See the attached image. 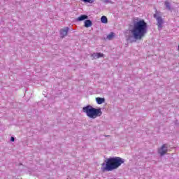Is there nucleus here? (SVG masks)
Here are the masks:
<instances>
[{"instance_id": "obj_1", "label": "nucleus", "mask_w": 179, "mask_h": 179, "mask_svg": "<svg viewBox=\"0 0 179 179\" xmlns=\"http://www.w3.org/2000/svg\"><path fill=\"white\" fill-rule=\"evenodd\" d=\"M130 33L135 40H142L143 36L148 33V23L145 22V20H141L134 22Z\"/></svg>"}, {"instance_id": "obj_2", "label": "nucleus", "mask_w": 179, "mask_h": 179, "mask_svg": "<svg viewBox=\"0 0 179 179\" xmlns=\"http://www.w3.org/2000/svg\"><path fill=\"white\" fill-rule=\"evenodd\" d=\"M124 159L120 157H111L106 159V164H101V171L106 173V171H113V170H117L121 164H124Z\"/></svg>"}, {"instance_id": "obj_3", "label": "nucleus", "mask_w": 179, "mask_h": 179, "mask_svg": "<svg viewBox=\"0 0 179 179\" xmlns=\"http://www.w3.org/2000/svg\"><path fill=\"white\" fill-rule=\"evenodd\" d=\"M83 112L89 117V118H97V117H101L103 112L101 108H94L92 106L89 105L83 108Z\"/></svg>"}, {"instance_id": "obj_4", "label": "nucleus", "mask_w": 179, "mask_h": 179, "mask_svg": "<svg viewBox=\"0 0 179 179\" xmlns=\"http://www.w3.org/2000/svg\"><path fill=\"white\" fill-rule=\"evenodd\" d=\"M68 31H69V27H66L64 29H62L60 30V36L62 38H64V37H66V36H68Z\"/></svg>"}, {"instance_id": "obj_5", "label": "nucleus", "mask_w": 179, "mask_h": 179, "mask_svg": "<svg viewBox=\"0 0 179 179\" xmlns=\"http://www.w3.org/2000/svg\"><path fill=\"white\" fill-rule=\"evenodd\" d=\"M158 152L161 156L166 155V153H167V145L164 144Z\"/></svg>"}, {"instance_id": "obj_6", "label": "nucleus", "mask_w": 179, "mask_h": 179, "mask_svg": "<svg viewBox=\"0 0 179 179\" xmlns=\"http://www.w3.org/2000/svg\"><path fill=\"white\" fill-rule=\"evenodd\" d=\"M157 26L159 27V29H162V27H163V19H162V17H157Z\"/></svg>"}, {"instance_id": "obj_7", "label": "nucleus", "mask_w": 179, "mask_h": 179, "mask_svg": "<svg viewBox=\"0 0 179 179\" xmlns=\"http://www.w3.org/2000/svg\"><path fill=\"white\" fill-rule=\"evenodd\" d=\"M104 56V55H103V53H94L92 55V57H93V58H94L95 59H97L99 58H101Z\"/></svg>"}, {"instance_id": "obj_8", "label": "nucleus", "mask_w": 179, "mask_h": 179, "mask_svg": "<svg viewBox=\"0 0 179 179\" xmlns=\"http://www.w3.org/2000/svg\"><path fill=\"white\" fill-rule=\"evenodd\" d=\"M96 101L97 104H103V103H104V101H105V99H104V98L97 97V98H96Z\"/></svg>"}, {"instance_id": "obj_9", "label": "nucleus", "mask_w": 179, "mask_h": 179, "mask_svg": "<svg viewBox=\"0 0 179 179\" xmlns=\"http://www.w3.org/2000/svg\"><path fill=\"white\" fill-rule=\"evenodd\" d=\"M92 23L90 20H87L85 21V27H90L92 26Z\"/></svg>"}, {"instance_id": "obj_10", "label": "nucleus", "mask_w": 179, "mask_h": 179, "mask_svg": "<svg viewBox=\"0 0 179 179\" xmlns=\"http://www.w3.org/2000/svg\"><path fill=\"white\" fill-rule=\"evenodd\" d=\"M87 15H83L78 18V20L82 22V20H85V19H87Z\"/></svg>"}, {"instance_id": "obj_11", "label": "nucleus", "mask_w": 179, "mask_h": 179, "mask_svg": "<svg viewBox=\"0 0 179 179\" xmlns=\"http://www.w3.org/2000/svg\"><path fill=\"white\" fill-rule=\"evenodd\" d=\"M101 22L102 23H108V20H107V17L103 15L101 18Z\"/></svg>"}, {"instance_id": "obj_12", "label": "nucleus", "mask_w": 179, "mask_h": 179, "mask_svg": "<svg viewBox=\"0 0 179 179\" xmlns=\"http://www.w3.org/2000/svg\"><path fill=\"white\" fill-rule=\"evenodd\" d=\"M113 38H114V32H111V33H110V34L107 36V39H108V40H113Z\"/></svg>"}, {"instance_id": "obj_13", "label": "nucleus", "mask_w": 179, "mask_h": 179, "mask_svg": "<svg viewBox=\"0 0 179 179\" xmlns=\"http://www.w3.org/2000/svg\"><path fill=\"white\" fill-rule=\"evenodd\" d=\"M83 1V2H85L87 3H93V2H94L95 0H81Z\"/></svg>"}, {"instance_id": "obj_14", "label": "nucleus", "mask_w": 179, "mask_h": 179, "mask_svg": "<svg viewBox=\"0 0 179 179\" xmlns=\"http://www.w3.org/2000/svg\"><path fill=\"white\" fill-rule=\"evenodd\" d=\"M165 5H166V8L168 9H171V8H170V3H169V1H166L165 2Z\"/></svg>"}, {"instance_id": "obj_15", "label": "nucleus", "mask_w": 179, "mask_h": 179, "mask_svg": "<svg viewBox=\"0 0 179 179\" xmlns=\"http://www.w3.org/2000/svg\"><path fill=\"white\" fill-rule=\"evenodd\" d=\"M10 141H11V142H15V138L14 137H11Z\"/></svg>"}, {"instance_id": "obj_16", "label": "nucleus", "mask_w": 179, "mask_h": 179, "mask_svg": "<svg viewBox=\"0 0 179 179\" xmlns=\"http://www.w3.org/2000/svg\"><path fill=\"white\" fill-rule=\"evenodd\" d=\"M178 48H179V45H178Z\"/></svg>"}]
</instances>
